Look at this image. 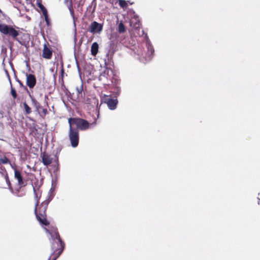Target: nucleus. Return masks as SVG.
I'll use <instances>...</instances> for the list:
<instances>
[{
	"instance_id": "obj_1",
	"label": "nucleus",
	"mask_w": 260,
	"mask_h": 260,
	"mask_svg": "<svg viewBox=\"0 0 260 260\" xmlns=\"http://www.w3.org/2000/svg\"><path fill=\"white\" fill-rule=\"evenodd\" d=\"M52 191L53 189L51 188L48 192V198L41 204L38 208H37L39 203L38 199L36 204L35 213L36 217L39 222L44 225H48L49 224L46 219V210L49 203L53 198V196L52 194Z\"/></svg>"
},
{
	"instance_id": "obj_2",
	"label": "nucleus",
	"mask_w": 260,
	"mask_h": 260,
	"mask_svg": "<svg viewBox=\"0 0 260 260\" xmlns=\"http://www.w3.org/2000/svg\"><path fill=\"white\" fill-rule=\"evenodd\" d=\"M141 58L147 61L150 60L154 54V49L149 40H147L141 46L139 47L136 52Z\"/></svg>"
},
{
	"instance_id": "obj_3",
	"label": "nucleus",
	"mask_w": 260,
	"mask_h": 260,
	"mask_svg": "<svg viewBox=\"0 0 260 260\" xmlns=\"http://www.w3.org/2000/svg\"><path fill=\"white\" fill-rule=\"evenodd\" d=\"M68 122L69 126L75 127L78 131H85L90 126V123L87 120L80 118H70Z\"/></svg>"
},
{
	"instance_id": "obj_4",
	"label": "nucleus",
	"mask_w": 260,
	"mask_h": 260,
	"mask_svg": "<svg viewBox=\"0 0 260 260\" xmlns=\"http://www.w3.org/2000/svg\"><path fill=\"white\" fill-rule=\"evenodd\" d=\"M0 32L8 37H11L13 39L17 41L19 43L21 44V42L17 38V36L19 35L18 31L12 26L0 23Z\"/></svg>"
},
{
	"instance_id": "obj_5",
	"label": "nucleus",
	"mask_w": 260,
	"mask_h": 260,
	"mask_svg": "<svg viewBox=\"0 0 260 260\" xmlns=\"http://www.w3.org/2000/svg\"><path fill=\"white\" fill-rule=\"evenodd\" d=\"M69 138L72 147L76 148L78 146L79 141V131L75 127L70 126L69 132Z\"/></svg>"
},
{
	"instance_id": "obj_6",
	"label": "nucleus",
	"mask_w": 260,
	"mask_h": 260,
	"mask_svg": "<svg viewBox=\"0 0 260 260\" xmlns=\"http://www.w3.org/2000/svg\"><path fill=\"white\" fill-rule=\"evenodd\" d=\"M103 24L96 21H93L88 27V31L93 34H100L103 30Z\"/></svg>"
},
{
	"instance_id": "obj_7",
	"label": "nucleus",
	"mask_w": 260,
	"mask_h": 260,
	"mask_svg": "<svg viewBox=\"0 0 260 260\" xmlns=\"http://www.w3.org/2000/svg\"><path fill=\"white\" fill-rule=\"evenodd\" d=\"M105 103L107 105L108 107L111 110L116 109L118 104L117 98L113 99L110 96H107L105 99Z\"/></svg>"
},
{
	"instance_id": "obj_8",
	"label": "nucleus",
	"mask_w": 260,
	"mask_h": 260,
	"mask_svg": "<svg viewBox=\"0 0 260 260\" xmlns=\"http://www.w3.org/2000/svg\"><path fill=\"white\" fill-rule=\"evenodd\" d=\"M61 246H63V249L64 248V243L60 239V241H58V240L53 242H51V250L52 252L51 255H52L55 254V252L58 251L60 249H61Z\"/></svg>"
},
{
	"instance_id": "obj_9",
	"label": "nucleus",
	"mask_w": 260,
	"mask_h": 260,
	"mask_svg": "<svg viewBox=\"0 0 260 260\" xmlns=\"http://www.w3.org/2000/svg\"><path fill=\"white\" fill-rule=\"evenodd\" d=\"M26 85L29 88H32L36 84V78L35 75L32 74H26Z\"/></svg>"
},
{
	"instance_id": "obj_10",
	"label": "nucleus",
	"mask_w": 260,
	"mask_h": 260,
	"mask_svg": "<svg viewBox=\"0 0 260 260\" xmlns=\"http://www.w3.org/2000/svg\"><path fill=\"white\" fill-rule=\"evenodd\" d=\"M46 232L50 235L51 238H50V240L51 242L55 241L58 240V242L60 241V237L59 235L58 232L56 230L54 229L49 231V230L46 229Z\"/></svg>"
},
{
	"instance_id": "obj_11",
	"label": "nucleus",
	"mask_w": 260,
	"mask_h": 260,
	"mask_svg": "<svg viewBox=\"0 0 260 260\" xmlns=\"http://www.w3.org/2000/svg\"><path fill=\"white\" fill-rule=\"evenodd\" d=\"M41 157L42 158V162L43 165L46 167L50 165L53 161V158L51 155H48L45 153L41 154Z\"/></svg>"
},
{
	"instance_id": "obj_12",
	"label": "nucleus",
	"mask_w": 260,
	"mask_h": 260,
	"mask_svg": "<svg viewBox=\"0 0 260 260\" xmlns=\"http://www.w3.org/2000/svg\"><path fill=\"white\" fill-rule=\"evenodd\" d=\"M10 166L11 168L14 171V177L18 180V183L19 185H23L24 182L23 180L22 177L21 176V174L20 171L17 170L10 163Z\"/></svg>"
},
{
	"instance_id": "obj_13",
	"label": "nucleus",
	"mask_w": 260,
	"mask_h": 260,
	"mask_svg": "<svg viewBox=\"0 0 260 260\" xmlns=\"http://www.w3.org/2000/svg\"><path fill=\"white\" fill-rule=\"evenodd\" d=\"M52 51L47 47L46 44H45L44 46L42 56L44 58L50 59L52 57Z\"/></svg>"
},
{
	"instance_id": "obj_14",
	"label": "nucleus",
	"mask_w": 260,
	"mask_h": 260,
	"mask_svg": "<svg viewBox=\"0 0 260 260\" xmlns=\"http://www.w3.org/2000/svg\"><path fill=\"white\" fill-rule=\"evenodd\" d=\"M99 50V45L98 43L94 42L92 43L91 47V53L93 56H95Z\"/></svg>"
},
{
	"instance_id": "obj_15",
	"label": "nucleus",
	"mask_w": 260,
	"mask_h": 260,
	"mask_svg": "<svg viewBox=\"0 0 260 260\" xmlns=\"http://www.w3.org/2000/svg\"><path fill=\"white\" fill-rule=\"evenodd\" d=\"M118 31L119 33H123L125 31V28L122 22L119 23L118 24Z\"/></svg>"
},
{
	"instance_id": "obj_16",
	"label": "nucleus",
	"mask_w": 260,
	"mask_h": 260,
	"mask_svg": "<svg viewBox=\"0 0 260 260\" xmlns=\"http://www.w3.org/2000/svg\"><path fill=\"white\" fill-rule=\"evenodd\" d=\"M29 96L31 99L32 105L35 107L37 109L39 107V103L35 100V99L32 97L30 94H29Z\"/></svg>"
},
{
	"instance_id": "obj_17",
	"label": "nucleus",
	"mask_w": 260,
	"mask_h": 260,
	"mask_svg": "<svg viewBox=\"0 0 260 260\" xmlns=\"http://www.w3.org/2000/svg\"><path fill=\"white\" fill-rule=\"evenodd\" d=\"M8 122L7 124L10 126L11 129L13 130L14 124L12 123V119L10 117H7Z\"/></svg>"
},
{
	"instance_id": "obj_18",
	"label": "nucleus",
	"mask_w": 260,
	"mask_h": 260,
	"mask_svg": "<svg viewBox=\"0 0 260 260\" xmlns=\"http://www.w3.org/2000/svg\"><path fill=\"white\" fill-rule=\"evenodd\" d=\"M63 251V247L62 246H61V249H60L58 251L55 252V254L54 255H55V256L52 259H54V260H56L60 255Z\"/></svg>"
},
{
	"instance_id": "obj_19",
	"label": "nucleus",
	"mask_w": 260,
	"mask_h": 260,
	"mask_svg": "<svg viewBox=\"0 0 260 260\" xmlns=\"http://www.w3.org/2000/svg\"><path fill=\"white\" fill-rule=\"evenodd\" d=\"M24 108L25 109V111L26 114H29L31 113V111L30 108V107L28 106V105L25 102L23 103Z\"/></svg>"
},
{
	"instance_id": "obj_20",
	"label": "nucleus",
	"mask_w": 260,
	"mask_h": 260,
	"mask_svg": "<svg viewBox=\"0 0 260 260\" xmlns=\"http://www.w3.org/2000/svg\"><path fill=\"white\" fill-rule=\"evenodd\" d=\"M118 3L120 7L122 8H126L127 6V3L124 0H119Z\"/></svg>"
},
{
	"instance_id": "obj_21",
	"label": "nucleus",
	"mask_w": 260,
	"mask_h": 260,
	"mask_svg": "<svg viewBox=\"0 0 260 260\" xmlns=\"http://www.w3.org/2000/svg\"><path fill=\"white\" fill-rule=\"evenodd\" d=\"M55 159L54 161L56 162V165L54 167V171H57L59 170V164H58V159L56 155H55Z\"/></svg>"
},
{
	"instance_id": "obj_22",
	"label": "nucleus",
	"mask_w": 260,
	"mask_h": 260,
	"mask_svg": "<svg viewBox=\"0 0 260 260\" xmlns=\"http://www.w3.org/2000/svg\"><path fill=\"white\" fill-rule=\"evenodd\" d=\"M0 162L3 164H6L9 162L10 164L9 159L6 157H4L3 158H0Z\"/></svg>"
},
{
	"instance_id": "obj_23",
	"label": "nucleus",
	"mask_w": 260,
	"mask_h": 260,
	"mask_svg": "<svg viewBox=\"0 0 260 260\" xmlns=\"http://www.w3.org/2000/svg\"><path fill=\"white\" fill-rule=\"evenodd\" d=\"M76 91L78 94H82L83 91V85L81 84L80 86L78 87H76Z\"/></svg>"
},
{
	"instance_id": "obj_24",
	"label": "nucleus",
	"mask_w": 260,
	"mask_h": 260,
	"mask_svg": "<svg viewBox=\"0 0 260 260\" xmlns=\"http://www.w3.org/2000/svg\"><path fill=\"white\" fill-rule=\"evenodd\" d=\"M69 10H70V14L72 16V17L73 18V19L74 20V26H75L76 24H75V17H74V10H73L72 7L71 6H70L69 7Z\"/></svg>"
},
{
	"instance_id": "obj_25",
	"label": "nucleus",
	"mask_w": 260,
	"mask_h": 260,
	"mask_svg": "<svg viewBox=\"0 0 260 260\" xmlns=\"http://www.w3.org/2000/svg\"><path fill=\"white\" fill-rule=\"evenodd\" d=\"M11 94L14 98L17 97V93L16 90L14 88H12L11 91Z\"/></svg>"
},
{
	"instance_id": "obj_26",
	"label": "nucleus",
	"mask_w": 260,
	"mask_h": 260,
	"mask_svg": "<svg viewBox=\"0 0 260 260\" xmlns=\"http://www.w3.org/2000/svg\"><path fill=\"white\" fill-rule=\"evenodd\" d=\"M3 117H4V111L3 110H0V119ZM0 126L3 127V124L1 122H0Z\"/></svg>"
},
{
	"instance_id": "obj_27",
	"label": "nucleus",
	"mask_w": 260,
	"mask_h": 260,
	"mask_svg": "<svg viewBox=\"0 0 260 260\" xmlns=\"http://www.w3.org/2000/svg\"><path fill=\"white\" fill-rule=\"evenodd\" d=\"M44 18H45V20L46 21V24L48 26H49L50 25V21H49L48 15H47L46 16H45Z\"/></svg>"
},
{
	"instance_id": "obj_28",
	"label": "nucleus",
	"mask_w": 260,
	"mask_h": 260,
	"mask_svg": "<svg viewBox=\"0 0 260 260\" xmlns=\"http://www.w3.org/2000/svg\"><path fill=\"white\" fill-rule=\"evenodd\" d=\"M41 11H42V14H43V15H44V17L48 15V12H47V10L46 9V8H44L43 10H42Z\"/></svg>"
},
{
	"instance_id": "obj_29",
	"label": "nucleus",
	"mask_w": 260,
	"mask_h": 260,
	"mask_svg": "<svg viewBox=\"0 0 260 260\" xmlns=\"http://www.w3.org/2000/svg\"><path fill=\"white\" fill-rule=\"evenodd\" d=\"M41 11H42V14H43V15H44V17L48 15V12H47V10L46 9V8H44L43 10H42Z\"/></svg>"
},
{
	"instance_id": "obj_30",
	"label": "nucleus",
	"mask_w": 260,
	"mask_h": 260,
	"mask_svg": "<svg viewBox=\"0 0 260 260\" xmlns=\"http://www.w3.org/2000/svg\"><path fill=\"white\" fill-rule=\"evenodd\" d=\"M41 11H42V14H43V15H44V17L48 15V12H47V10L46 9V8H44L43 10H42Z\"/></svg>"
},
{
	"instance_id": "obj_31",
	"label": "nucleus",
	"mask_w": 260,
	"mask_h": 260,
	"mask_svg": "<svg viewBox=\"0 0 260 260\" xmlns=\"http://www.w3.org/2000/svg\"><path fill=\"white\" fill-rule=\"evenodd\" d=\"M5 179H6V181L7 184L9 186H10L11 183H10V180L9 179L8 176L7 175H6L5 176Z\"/></svg>"
},
{
	"instance_id": "obj_32",
	"label": "nucleus",
	"mask_w": 260,
	"mask_h": 260,
	"mask_svg": "<svg viewBox=\"0 0 260 260\" xmlns=\"http://www.w3.org/2000/svg\"><path fill=\"white\" fill-rule=\"evenodd\" d=\"M38 6L41 11L45 8V7L41 3H39Z\"/></svg>"
},
{
	"instance_id": "obj_33",
	"label": "nucleus",
	"mask_w": 260,
	"mask_h": 260,
	"mask_svg": "<svg viewBox=\"0 0 260 260\" xmlns=\"http://www.w3.org/2000/svg\"><path fill=\"white\" fill-rule=\"evenodd\" d=\"M93 100V101H94V104H96V103H97V104H98V101H97V100H96V99H94Z\"/></svg>"
},
{
	"instance_id": "obj_34",
	"label": "nucleus",
	"mask_w": 260,
	"mask_h": 260,
	"mask_svg": "<svg viewBox=\"0 0 260 260\" xmlns=\"http://www.w3.org/2000/svg\"><path fill=\"white\" fill-rule=\"evenodd\" d=\"M52 255H50L48 260H50V258L51 257Z\"/></svg>"
},
{
	"instance_id": "obj_35",
	"label": "nucleus",
	"mask_w": 260,
	"mask_h": 260,
	"mask_svg": "<svg viewBox=\"0 0 260 260\" xmlns=\"http://www.w3.org/2000/svg\"><path fill=\"white\" fill-rule=\"evenodd\" d=\"M34 193H36V190H35V189L34 188Z\"/></svg>"
},
{
	"instance_id": "obj_36",
	"label": "nucleus",
	"mask_w": 260,
	"mask_h": 260,
	"mask_svg": "<svg viewBox=\"0 0 260 260\" xmlns=\"http://www.w3.org/2000/svg\"><path fill=\"white\" fill-rule=\"evenodd\" d=\"M19 83H20V85H22V84L20 81H19Z\"/></svg>"
},
{
	"instance_id": "obj_37",
	"label": "nucleus",
	"mask_w": 260,
	"mask_h": 260,
	"mask_svg": "<svg viewBox=\"0 0 260 260\" xmlns=\"http://www.w3.org/2000/svg\"><path fill=\"white\" fill-rule=\"evenodd\" d=\"M50 258H51V257ZM50 260H54V259H50Z\"/></svg>"
}]
</instances>
